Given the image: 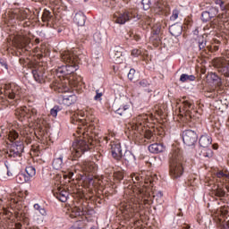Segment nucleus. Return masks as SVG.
<instances>
[{"mask_svg": "<svg viewBox=\"0 0 229 229\" xmlns=\"http://www.w3.org/2000/svg\"><path fill=\"white\" fill-rule=\"evenodd\" d=\"M120 210L122 214L127 217H130V214L133 212V208H131V206H130L128 203H122L120 206Z\"/></svg>", "mask_w": 229, "mask_h": 229, "instance_id": "b1692460", "label": "nucleus"}, {"mask_svg": "<svg viewBox=\"0 0 229 229\" xmlns=\"http://www.w3.org/2000/svg\"><path fill=\"white\" fill-rule=\"evenodd\" d=\"M182 140L186 146H194L198 142V134L192 130H186L182 132Z\"/></svg>", "mask_w": 229, "mask_h": 229, "instance_id": "1a4fd4ad", "label": "nucleus"}, {"mask_svg": "<svg viewBox=\"0 0 229 229\" xmlns=\"http://www.w3.org/2000/svg\"><path fill=\"white\" fill-rule=\"evenodd\" d=\"M88 149H90V148L89 147L87 140H76L71 148L72 160L80 158Z\"/></svg>", "mask_w": 229, "mask_h": 229, "instance_id": "20e7f679", "label": "nucleus"}, {"mask_svg": "<svg viewBox=\"0 0 229 229\" xmlns=\"http://www.w3.org/2000/svg\"><path fill=\"white\" fill-rule=\"evenodd\" d=\"M73 21L78 26H85V14L83 13H77Z\"/></svg>", "mask_w": 229, "mask_h": 229, "instance_id": "a878e982", "label": "nucleus"}, {"mask_svg": "<svg viewBox=\"0 0 229 229\" xmlns=\"http://www.w3.org/2000/svg\"><path fill=\"white\" fill-rule=\"evenodd\" d=\"M148 151L150 153H162L165 151V147H164V144H158V143H154L148 146Z\"/></svg>", "mask_w": 229, "mask_h": 229, "instance_id": "412c9836", "label": "nucleus"}, {"mask_svg": "<svg viewBox=\"0 0 229 229\" xmlns=\"http://www.w3.org/2000/svg\"><path fill=\"white\" fill-rule=\"evenodd\" d=\"M123 160L128 163L135 162V156L130 150L125 151V153L123 154Z\"/></svg>", "mask_w": 229, "mask_h": 229, "instance_id": "e433bc0d", "label": "nucleus"}, {"mask_svg": "<svg viewBox=\"0 0 229 229\" xmlns=\"http://www.w3.org/2000/svg\"><path fill=\"white\" fill-rule=\"evenodd\" d=\"M144 137L147 140H150L151 142H155V140H157V134H155L151 130H145Z\"/></svg>", "mask_w": 229, "mask_h": 229, "instance_id": "f704fd0d", "label": "nucleus"}, {"mask_svg": "<svg viewBox=\"0 0 229 229\" xmlns=\"http://www.w3.org/2000/svg\"><path fill=\"white\" fill-rule=\"evenodd\" d=\"M78 101V97L74 94L70 95H63L62 96V105L64 106H71V105H74Z\"/></svg>", "mask_w": 229, "mask_h": 229, "instance_id": "2eb2a0df", "label": "nucleus"}, {"mask_svg": "<svg viewBox=\"0 0 229 229\" xmlns=\"http://www.w3.org/2000/svg\"><path fill=\"white\" fill-rule=\"evenodd\" d=\"M141 4L143 6V10H149V8H151V1L149 0H142Z\"/></svg>", "mask_w": 229, "mask_h": 229, "instance_id": "09e8293b", "label": "nucleus"}, {"mask_svg": "<svg viewBox=\"0 0 229 229\" xmlns=\"http://www.w3.org/2000/svg\"><path fill=\"white\" fill-rule=\"evenodd\" d=\"M183 156L182 150L178 148L173 149L170 156V176L176 180L183 174Z\"/></svg>", "mask_w": 229, "mask_h": 229, "instance_id": "f257e3e1", "label": "nucleus"}, {"mask_svg": "<svg viewBox=\"0 0 229 229\" xmlns=\"http://www.w3.org/2000/svg\"><path fill=\"white\" fill-rule=\"evenodd\" d=\"M103 97V92L99 89L96 90V96L94 97L95 101H101V98Z\"/></svg>", "mask_w": 229, "mask_h": 229, "instance_id": "603ef678", "label": "nucleus"}, {"mask_svg": "<svg viewBox=\"0 0 229 229\" xmlns=\"http://www.w3.org/2000/svg\"><path fill=\"white\" fill-rule=\"evenodd\" d=\"M52 165L56 171L62 169V165H64V156H60L59 157L55 158L53 160Z\"/></svg>", "mask_w": 229, "mask_h": 229, "instance_id": "c85d7f7f", "label": "nucleus"}, {"mask_svg": "<svg viewBox=\"0 0 229 229\" xmlns=\"http://www.w3.org/2000/svg\"><path fill=\"white\" fill-rule=\"evenodd\" d=\"M180 112L182 113L188 121H192L198 117V110L194 108V102L184 100L180 107Z\"/></svg>", "mask_w": 229, "mask_h": 229, "instance_id": "39448f33", "label": "nucleus"}, {"mask_svg": "<svg viewBox=\"0 0 229 229\" xmlns=\"http://www.w3.org/2000/svg\"><path fill=\"white\" fill-rule=\"evenodd\" d=\"M6 94L8 95L9 99H15V98H17V95L15 94V92H13V89L6 92Z\"/></svg>", "mask_w": 229, "mask_h": 229, "instance_id": "6e6d98bb", "label": "nucleus"}, {"mask_svg": "<svg viewBox=\"0 0 229 229\" xmlns=\"http://www.w3.org/2000/svg\"><path fill=\"white\" fill-rule=\"evenodd\" d=\"M163 33H164V30H162V24H160V23H156V24L152 27L151 35L162 36Z\"/></svg>", "mask_w": 229, "mask_h": 229, "instance_id": "72a5a7b5", "label": "nucleus"}, {"mask_svg": "<svg viewBox=\"0 0 229 229\" xmlns=\"http://www.w3.org/2000/svg\"><path fill=\"white\" fill-rule=\"evenodd\" d=\"M22 151H24V144L22 141H15L11 145L7 155L10 158H17V157L22 155Z\"/></svg>", "mask_w": 229, "mask_h": 229, "instance_id": "0eeeda50", "label": "nucleus"}, {"mask_svg": "<svg viewBox=\"0 0 229 229\" xmlns=\"http://www.w3.org/2000/svg\"><path fill=\"white\" fill-rule=\"evenodd\" d=\"M140 50H139V49H133L132 51H131V55H132V56H139V55H140Z\"/></svg>", "mask_w": 229, "mask_h": 229, "instance_id": "052dcab7", "label": "nucleus"}, {"mask_svg": "<svg viewBox=\"0 0 229 229\" xmlns=\"http://www.w3.org/2000/svg\"><path fill=\"white\" fill-rule=\"evenodd\" d=\"M30 13L29 10L24 9H13L10 10L7 13V15L9 17V21H25V19H28Z\"/></svg>", "mask_w": 229, "mask_h": 229, "instance_id": "423d86ee", "label": "nucleus"}, {"mask_svg": "<svg viewBox=\"0 0 229 229\" xmlns=\"http://www.w3.org/2000/svg\"><path fill=\"white\" fill-rule=\"evenodd\" d=\"M54 196L62 203H65L69 198V192L62 188H58L57 191L54 192Z\"/></svg>", "mask_w": 229, "mask_h": 229, "instance_id": "dca6fc26", "label": "nucleus"}, {"mask_svg": "<svg viewBox=\"0 0 229 229\" xmlns=\"http://www.w3.org/2000/svg\"><path fill=\"white\" fill-rule=\"evenodd\" d=\"M219 13V11L216 7H211L209 11H204L201 13V21L202 22H208L211 19H214L216 15Z\"/></svg>", "mask_w": 229, "mask_h": 229, "instance_id": "ddd939ff", "label": "nucleus"}, {"mask_svg": "<svg viewBox=\"0 0 229 229\" xmlns=\"http://www.w3.org/2000/svg\"><path fill=\"white\" fill-rule=\"evenodd\" d=\"M82 171H86V173H92L95 169L94 163L89 161H84L81 165Z\"/></svg>", "mask_w": 229, "mask_h": 229, "instance_id": "c756f323", "label": "nucleus"}, {"mask_svg": "<svg viewBox=\"0 0 229 229\" xmlns=\"http://www.w3.org/2000/svg\"><path fill=\"white\" fill-rule=\"evenodd\" d=\"M10 201L11 203H14V204L17 203V200L13 198H11Z\"/></svg>", "mask_w": 229, "mask_h": 229, "instance_id": "774afa93", "label": "nucleus"}, {"mask_svg": "<svg viewBox=\"0 0 229 229\" xmlns=\"http://www.w3.org/2000/svg\"><path fill=\"white\" fill-rule=\"evenodd\" d=\"M113 19L116 24H126L128 21L133 19V16L131 15V13L125 11L123 13H115Z\"/></svg>", "mask_w": 229, "mask_h": 229, "instance_id": "9d476101", "label": "nucleus"}, {"mask_svg": "<svg viewBox=\"0 0 229 229\" xmlns=\"http://www.w3.org/2000/svg\"><path fill=\"white\" fill-rule=\"evenodd\" d=\"M131 178L133 183H142V182H145V183H153L155 182V178L152 176L144 177L140 174H131Z\"/></svg>", "mask_w": 229, "mask_h": 229, "instance_id": "f8f14e48", "label": "nucleus"}, {"mask_svg": "<svg viewBox=\"0 0 229 229\" xmlns=\"http://www.w3.org/2000/svg\"><path fill=\"white\" fill-rule=\"evenodd\" d=\"M83 56L78 53V49L73 51H64L61 54V60L66 64V74H72L78 71V64Z\"/></svg>", "mask_w": 229, "mask_h": 229, "instance_id": "f03ea898", "label": "nucleus"}, {"mask_svg": "<svg viewBox=\"0 0 229 229\" xmlns=\"http://www.w3.org/2000/svg\"><path fill=\"white\" fill-rule=\"evenodd\" d=\"M22 228V225L21 223H16L13 229H21Z\"/></svg>", "mask_w": 229, "mask_h": 229, "instance_id": "69168bd1", "label": "nucleus"}, {"mask_svg": "<svg viewBox=\"0 0 229 229\" xmlns=\"http://www.w3.org/2000/svg\"><path fill=\"white\" fill-rule=\"evenodd\" d=\"M130 112V106L125 105L123 107H120L115 110V113L118 114V115H126Z\"/></svg>", "mask_w": 229, "mask_h": 229, "instance_id": "ea45409f", "label": "nucleus"}, {"mask_svg": "<svg viewBox=\"0 0 229 229\" xmlns=\"http://www.w3.org/2000/svg\"><path fill=\"white\" fill-rule=\"evenodd\" d=\"M211 53H216V51H219V46H213L210 47Z\"/></svg>", "mask_w": 229, "mask_h": 229, "instance_id": "680f3d73", "label": "nucleus"}, {"mask_svg": "<svg viewBox=\"0 0 229 229\" xmlns=\"http://www.w3.org/2000/svg\"><path fill=\"white\" fill-rule=\"evenodd\" d=\"M103 35L101 34V32H96L93 35V39L96 42V44H101V42H103Z\"/></svg>", "mask_w": 229, "mask_h": 229, "instance_id": "79ce46f5", "label": "nucleus"}, {"mask_svg": "<svg viewBox=\"0 0 229 229\" xmlns=\"http://www.w3.org/2000/svg\"><path fill=\"white\" fill-rule=\"evenodd\" d=\"M30 38L24 36L16 37L13 40L14 47L17 49H24L25 51H30Z\"/></svg>", "mask_w": 229, "mask_h": 229, "instance_id": "9b49d317", "label": "nucleus"}, {"mask_svg": "<svg viewBox=\"0 0 229 229\" xmlns=\"http://www.w3.org/2000/svg\"><path fill=\"white\" fill-rule=\"evenodd\" d=\"M55 13L53 12L47 11L45 9L43 15H42V21L43 22H51L53 20Z\"/></svg>", "mask_w": 229, "mask_h": 229, "instance_id": "2f4dec72", "label": "nucleus"}, {"mask_svg": "<svg viewBox=\"0 0 229 229\" xmlns=\"http://www.w3.org/2000/svg\"><path fill=\"white\" fill-rule=\"evenodd\" d=\"M111 153L114 160H121L123 158V149L121 148V143L111 144Z\"/></svg>", "mask_w": 229, "mask_h": 229, "instance_id": "4468645a", "label": "nucleus"}, {"mask_svg": "<svg viewBox=\"0 0 229 229\" xmlns=\"http://www.w3.org/2000/svg\"><path fill=\"white\" fill-rule=\"evenodd\" d=\"M16 181L18 182V183H24V182H26V179H24V174H19L16 177Z\"/></svg>", "mask_w": 229, "mask_h": 229, "instance_id": "5fc2aeb1", "label": "nucleus"}, {"mask_svg": "<svg viewBox=\"0 0 229 229\" xmlns=\"http://www.w3.org/2000/svg\"><path fill=\"white\" fill-rule=\"evenodd\" d=\"M25 171L30 178H33V176L37 174V170H35V167L33 166H27Z\"/></svg>", "mask_w": 229, "mask_h": 229, "instance_id": "37998d69", "label": "nucleus"}, {"mask_svg": "<svg viewBox=\"0 0 229 229\" xmlns=\"http://www.w3.org/2000/svg\"><path fill=\"white\" fill-rule=\"evenodd\" d=\"M128 79L132 81V80H135V69H131L128 73Z\"/></svg>", "mask_w": 229, "mask_h": 229, "instance_id": "864d4df0", "label": "nucleus"}, {"mask_svg": "<svg viewBox=\"0 0 229 229\" xmlns=\"http://www.w3.org/2000/svg\"><path fill=\"white\" fill-rule=\"evenodd\" d=\"M29 112H30L31 115H37V109L35 108L29 109Z\"/></svg>", "mask_w": 229, "mask_h": 229, "instance_id": "0e129e2a", "label": "nucleus"}, {"mask_svg": "<svg viewBox=\"0 0 229 229\" xmlns=\"http://www.w3.org/2000/svg\"><path fill=\"white\" fill-rule=\"evenodd\" d=\"M144 21H145V24H147L148 26H151V24H153V22H155V19L153 17L148 16V15L144 16Z\"/></svg>", "mask_w": 229, "mask_h": 229, "instance_id": "de8ad7c7", "label": "nucleus"}, {"mask_svg": "<svg viewBox=\"0 0 229 229\" xmlns=\"http://www.w3.org/2000/svg\"><path fill=\"white\" fill-rule=\"evenodd\" d=\"M21 135L24 137L25 142L27 144H31V141L33 140V135L28 133V128L25 131H21Z\"/></svg>", "mask_w": 229, "mask_h": 229, "instance_id": "c9c22d12", "label": "nucleus"}, {"mask_svg": "<svg viewBox=\"0 0 229 229\" xmlns=\"http://www.w3.org/2000/svg\"><path fill=\"white\" fill-rule=\"evenodd\" d=\"M197 42L199 44V49L200 51H203V49H205V47H207V38H205L204 35L199 36L197 38Z\"/></svg>", "mask_w": 229, "mask_h": 229, "instance_id": "473e14b6", "label": "nucleus"}, {"mask_svg": "<svg viewBox=\"0 0 229 229\" xmlns=\"http://www.w3.org/2000/svg\"><path fill=\"white\" fill-rule=\"evenodd\" d=\"M3 208L4 216H8L9 217L12 216V212L8 211L7 208L3 205L0 204V208Z\"/></svg>", "mask_w": 229, "mask_h": 229, "instance_id": "4d7b16f0", "label": "nucleus"}, {"mask_svg": "<svg viewBox=\"0 0 229 229\" xmlns=\"http://www.w3.org/2000/svg\"><path fill=\"white\" fill-rule=\"evenodd\" d=\"M196 80V76L194 75H188L185 73H182L180 77V81L182 83H185V81H194Z\"/></svg>", "mask_w": 229, "mask_h": 229, "instance_id": "58836bf2", "label": "nucleus"}, {"mask_svg": "<svg viewBox=\"0 0 229 229\" xmlns=\"http://www.w3.org/2000/svg\"><path fill=\"white\" fill-rule=\"evenodd\" d=\"M32 74L35 81H37L38 83L44 82L45 76H44V71L42 70V68H38V70H33Z\"/></svg>", "mask_w": 229, "mask_h": 229, "instance_id": "aec40b11", "label": "nucleus"}, {"mask_svg": "<svg viewBox=\"0 0 229 229\" xmlns=\"http://www.w3.org/2000/svg\"><path fill=\"white\" fill-rule=\"evenodd\" d=\"M216 182H220V183H225L229 180V172L227 170H218L216 173Z\"/></svg>", "mask_w": 229, "mask_h": 229, "instance_id": "f3484780", "label": "nucleus"}, {"mask_svg": "<svg viewBox=\"0 0 229 229\" xmlns=\"http://www.w3.org/2000/svg\"><path fill=\"white\" fill-rule=\"evenodd\" d=\"M57 74L61 76H67V65L58 66L55 70Z\"/></svg>", "mask_w": 229, "mask_h": 229, "instance_id": "a19ab883", "label": "nucleus"}, {"mask_svg": "<svg viewBox=\"0 0 229 229\" xmlns=\"http://www.w3.org/2000/svg\"><path fill=\"white\" fill-rule=\"evenodd\" d=\"M199 144L202 148L199 150V157L204 158H212L214 157V151L209 148L212 146V138L210 136L207 134L200 136Z\"/></svg>", "mask_w": 229, "mask_h": 229, "instance_id": "7ed1b4c3", "label": "nucleus"}, {"mask_svg": "<svg viewBox=\"0 0 229 229\" xmlns=\"http://www.w3.org/2000/svg\"><path fill=\"white\" fill-rule=\"evenodd\" d=\"M114 178L118 182H121V180L124 179V174L123 172H115L114 174Z\"/></svg>", "mask_w": 229, "mask_h": 229, "instance_id": "49530a36", "label": "nucleus"}, {"mask_svg": "<svg viewBox=\"0 0 229 229\" xmlns=\"http://www.w3.org/2000/svg\"><path fill=\"white\" fill-rule=\"evenodd\" d=\"M179 15H180V11H178L177 9H174L170 17V21H176Z\"/></svg>", "mask_w": 229, "mask_h": 229, "instance_id": "3c124183", "label": "nucleus"}, {"mask_svg": "<svg viewBox=\"0 0 229 229\" xmlns=\"http://www.w3.org/2000/svg\"><path fill=\"white\" fill-rule=\"evenodd\" d=\"M26 114H28V108L22 107L21 109H17L16 114L20 115V117H26Z\"/></svg>", "mask_w": 229, "mask_h": 229, "instance_id": "c03bdc74", "label": "nucleus"}, {"mask_svg": "<svg viewBox=\"0 0 229 229\" xmlns=\"http://www.w3.org/2000/svg\"><path fill=\"white\" fill-rule=\"evenodd\" d=\"M213 194L216 196V198H220V201L225 203V198L226 196V191H225V187L222 185H217L216 189L213 191Z\"/></svg>", "mask_w": 229, "mask_h": 229, "instance_id": "6ab92c4d", "label": "nucleus"}, {"mask_svg": "<svg viewBox=\"0 0 229 229\" xmlns=\"http://www.w3.org/2000/svg\"><path fill=\"white\" fill-rule=\"evenodd\" d=\"M34 208H35V210H38V212H39V214H41V216H46V209L44 208H42L40 205L34 204Z\"/></svg>", "mask_w": 229, "mask_h": 229, "instance_id": "8fccbe9b", "label": "nucleus"}, {"mask_svg": "<svg viewBox=\"0 0 229 229\" xmlns=\"http://www.w3.org/2000/svg\"><path fill=\"white\" fill-rule=\"evenodd\" d=\"M221 229H229V220L227 222H225V224H223Z\"/></svg>", "mask_w": 229, "mask_h": 229, "instance_id": "e2e57ef3", "label": "nucleus"}, {"mask_svg": "<svg viewBox=\"0 0 229 229\" xmlns=\"http://www.w3.org/2000/svg\"><path fill=\"white\" fill-rule=\"evenodd\" d=\"M98 119L94 117V115L87 116L86 119V126H89V131H92L96 128V124H98Z\"/></svg>", "mask_w": 229, "mask_h": 229, "instance_id": "5701e85b", "label": "nucleus"}, {"mask_svg": "<svg viewBox=\"0 0 229 229\" xmlns=\"http://www.w3.org/2000/svg\"><path fill=\"white\" fill-rule=\"evenodd\" d=\"M149 41L151 42V44H153V46H155V47H158V46L162 44V36L151 34Z\"/></svg>", "mask_w": 229, "mask_h": 229, "instance_id": "7c9ffc66", "label": "nucleus"}, {"mask_svg": "<svg viewBox=\"0 0 229 229\" xmlns=\"http://www.w3.org/2000/svg\"><path fill=\"white\" fill-rule=\"evenodd\" d=\"M129 37L131 38L133 37L134 40H140V36L133 34V32H129Z\"/></svg>", "mask_w": 229, "mask_h": 229, "instance_id": "bf43d9fd", "label": "nucleus"}, {"mask_svg": "<svg viewBox=\"0 0 229 229\" xmlns=\"http://www.w3.org/2000/svg\"><path fill=\"white\" fill-rule=\"evenodd\" d=\"M124 55V48L122 47H115L114 50L111 53L112 58L114 60H119V58L123 57Z\"/></svg>", "mask_w": 229, "mask_h": 229, "instance_id": "4be33fe9", "label": "nucleus"}, {"mask_svg": "<svg viewBox=\"0 0 229 229\" xmlns=\"http://www.w3.org/2000/svg\"><path fill=\"white\" fill-rule=\"evenodd\" d=\"M60 110H62V108H60V106H55L54 108H52L50 110V115H52V117H56V115H58V112H60Z\"/></svg>", "mask_w": 229, "mask_h": 229, "instance_id": "a18cd8bd", "label": "nucleus"}, {"mask_svg": "<svg viewBox=\"0 0 229 229\" xmlns=\"http://www.w3.org/2000/svg\"><path fill=\"white\" fill-rule=\"evenodd\" d=\"M140 86L145 89L146 87H149V82H148V81L146 80H142L141 81H140Z\"/></svg>", "mask_w": 229, "mask_h": 229, "instance_id": "13d9d810", "label": "nucleus"}, {"mask_svg": "<svg viewBox=\"0 0 229 229\" xmlns=\"http://www.w3.org/2000/svg\"><path fill=\"white\" fill-rule=\"evenodd\" d=\"M8 140H10V142H21V138L19 137V132H17V131L15 130H11L8 132Z\"/></svg>", "mask_w": 229, "mask_h": 229, "instance_id": "cd10ccee", "label": "nucleus"}, {"mask_svg": "<svg viewBox=\"0 0 229 229\" xmlns=\"http://www.w3.org/2000/svg\"><path fill=\"white\" fill-rule=\"evenodd\" d=\"M169 31L173 37H180L183 31V27H182V24L174 23L170 26Z\"/></svg>", "mask_w": 229, "mask_h": 229, "instance_id": "a211bd4d", "label": "nucleus"}, {"mask_svg": "<svg viewBox=\"0 0 229 229\" xmlns=\"http://www.w3.org/2000/svg\"><path fill=\"white\" fill-rule=\"evenodd\" d=\"M85 226H87L85 220H78L70 229H85Z\"/></svg>", "mask_w": 229, "mask_h": 229, "instance_id": "4c0bfd02", "label": "nucleus"}, {"mask_svg": "<svg viewBox=\"0 0 229 229\" xmlns=\"http://www.w3.org/2000/svg\"><path fill=\"white\" fill-rule=\"evenodd\" d=\"M87 211L83 210V208L80 207H74L72 208L71 217H78L80 216H85Z\"/></svg>", "mask_w": 229, "mask_h": 229, "instance_id": "bb28decb", "label": "nucleus"}, {"mask_svg": "<svg viewBox=\"0 0 229 229\" xmlns=\"http://www.w3.org/2000/svg\"><path fill=\"white\" fill-rule=\"evenodd\" d=\"M146 121H148V114H140L132 122L131 128L135 131H144Z\"/></svg>", "mask_w": 229, "mask_h": 229, "instance_id": "6e6552de", "label": "nucleus"}, {"mask_svg": "<svg viewBox=\"0 0 229 229\" xmlns=\"http://www.w3.org/2000/svg\"><path fill=\"white\" fill-rule=\"evenodd\" d=\"M38 131L39 132V136H41L44 142H49V134L44 126L38 125Z\"/></svg>", "mask_w": 229, "mask_h": 229, "instance_id": "393cba45", "label": "nucleus"}, {"mask_svg": "<svg viewBox=\"0 0 229 229\" xmlns=\"http://www.w3.org/2000/svg\"><path fill=\"white\" fill-rule=\"evenodd\" d=\"M193 35H195V36L199 35V30L198 29H195V30H193Z\"/></svg>", "mask_w": 229, "mask_h": 229, "instance_id": "338daca9", "label": "nucleus"}]
</instances>
